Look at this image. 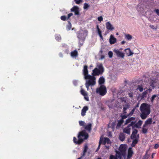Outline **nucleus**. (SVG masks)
Returning <instances> with one entry per match:
<instances>
[{
    "mask_svg": "<svg viewBox=\"0 0 159 159\" xmlns=\"http://www.w3.org/2000/svg\"><path fill=\"white\" fill-rule=\"evenodd\" d=\"M156 83L155 81L154 80H152L150 82V86H151L153 89L154 87V84Z\"/></svg>",
    "mask_w": 159,
    "mask_h": 159,
    "instance_id": "obj_33",
    "label": "nucleus"
},
{
    "mask_svg": "<svg viewBox=\"0 0 159 159\" xmlns=\"http://www.w3.org/2000/svg\"><path fill=\"white\" fill-rule=\"evenodd\" d=\"M128 95L130 98H133V93H129Z\"/></svg>",
    "mask_w": 159,
    "mask_h": 159,
    "instance_id": "obj_52",
    "label": "nucleus"
},
{
    "mask_svg": "<svg viewBox=\"0 0 159 159\" xmlns=\"http://www.w3.org/2000/svg\"><path fill=\"white\" fill-rule=\"evenodd\" d=\"M79 125L80 126H84V122L82 121H79Z\"/></svg>",
    "mask_w": 159,
    "mask_h": 159,
    "instance_id": "obj_48",
    "label": "nucleus"
},
{
    "mask_svg": "<svg viewBox=\"0 0 159 159\" xmlns=\"http://www.w3.org/2000/svg\"><path fill=\"white\" fill-rule=\"evenodd\" d=\"M124 122V120H122V119H120L118 121V123L117 124L116 128L117 129L119 128L123 124Z\"/></svg>",
    "mask_w": 159,
    "mask_h": 159,
    "instance_id": "obj_28",
    "label": "nucleus"
},
{
    "mask_svg": "<svg viewBox=\"0 0 159 159\" xmlns=\"http://www.w3.org/2000/svg\"><path fill=\"white\" fill-rule=\"evenodd\" d=\"M105 82V79L103 77H101L99 80H98V83L100 85H102Z\"/></svg>",
    "mask_w": 159,
    "mask_h": 159,
    "instance_id": "obj_27",
    "label": "nucleus"
},
{
    "mask_svg": "<svg viewBox=\"0 0 159 159\" xmlns=\"http://www.w3.org/2000/svg\"><path fill=\"white\" fill-rule=\"evenodd\" d=\"M88 148L87 145H85L84 146V149L83 150V154L82 155L83 156H84L85 155V153L86 152Z\"/></svg>",
    "mask_w": 159,
    "mask_h": 159,
    "instance_id": "obj_31",
    "label": "nucleus"
},
{
    "mask_svg": "<svg viewBox=\"0 0 159 159\" xmlns=\"http://www.w3.org/2000/svg\"><path fill=\"white\" fill-rule=\"evenodd\" d=\"M88 31L85 30L83 32H79L77 33V37L79 39V44L80 46L83 45L85 37L88 34Z\"/></svg>",
    "mask_w": 159,
    "mask_h": 159,
    "instance_id": "obj_2",
    "label": "nucleus"
},
{
    "mask_svg": "<svg viewBox=\"0 0 159 159\" xmlns=\"http://www.w3.org/2000/svg\"><path fill=\"white\" fill-rule=\"evenodd\" d=\"M102 139V143L104 145H105L106 143H107V145H105V147L106 149H109L111 143L110 139L108 138H103L102 137H100V139Z\"/></svg>",
    "mask_w": 159,
    "mask_h": 159,
    "instance_id": "obj_6",
    "label": "nucleus"
},
{
    "mask_svg": "<svg viewBox=\"0 0 159 159\" xmlns=\"http://www.w3.org/2000/svg\"><path fill=\"white\" fill-rule=\"evenodd\" d=\"M70 55L72 57H76L78 55V53L77 51L76 50L72 51L70 53Z\"/></svg>",
    "mask_w": 159,
    "mask_h": 159,
    "instance_id": "obj_25",
    "label": "nucleus"
},
{
    "mask_svg": "<svg viewBox=\"0 0 159 159\" xmlns=\"http://www.w3.org/2000/svg\"><path fill=\"white\" fill-rule=\"evenodd\" d=\"M149 27L152 29H157V28H155L154 26L152 25H149Z\"/></svg>",
    "mask_w": 159,
    "mask_h": 159,
    "instance_id": "obj_53",
    "label": "nucleus"
},
{
    "mask_svg": "<svg viewBox=\"0 0 159 159\" xmlns=\"http://www.w3.org/2000/svg\"><path fill=\"white\" fill-rule=\"evenodd\" d=\"M130 129L131 128L128 125L123 129V132L128 134H130Z\"/></svg>",
    "mask_w": 159,
    "mask_h": 159,
    "instance_id": "obj_18",
    "label": "nucleus"
},
{
    "mask_svg": "<svg viewBox=\"0 0 159 159\" xmlns=\"http://www.w3.org/2000/svg\"><path fill=\"white\" fill-rule=\"evenodd\" d=\"M119 138L121 141H124L125 139V134L123 133L120 134L119 136Z\"/></svg>",
    "mask_w": 159,
    "mask_h": 159,
    "instance_id": "obj_29",
    "label": "nucleus"
},
{
    "mask_svg": "<svg viewBox=\"0 0 159 159\" xmlns=\"http://www.w3.org/2000/svg\"><path fill=\"white\" fill-rule=\"evenodd\" d=\"M125 51L126 54L128 56H131L133 54V53L131 52L130 49L129 48L125 49Z\"/></svg>",
    "mask_w": 159,
    "mask_h": 159,
    "instance_id": "obj_26",
    "label": "nucleus"
},
{
    "mask_svg": "<svg viewBox=\"0 0 159 159\" xmlns=\"http://www.w3.org/2000/svg\"><path fill=\"white\" fill-rule=\"evenodd\" d=\"M135 110V108H134L128 114V116H132Z\"/></svg>",
    "mask_w": 159,
    "mask_h": 159,
    "instance_id": "obj_38",
    "label": "nucleus"
},
{
    "mask_svg": "<svg viewBox=\"0 0 159 159\" xmlns=\"http://www.w3.org/2000/svg\"><path fill=\"white\" fill-rule=\"evenodd\" d=\"M124 115H121V118L120 119H122V120H123L124 119H125L128 116H128V115H125V114H124Z\"/></svg>",
    "mask_w": 159,
    "mask_h": 159,
    "instance_id": "obj_40",
    "label": "nucleus"
},
{
    "mask_svg": "<svg viewBox=\"0 0 159 159\" xmlns=\"http://www.w3.org/2000/svg\"><path fill=\"white\" fill-rule=\"evenodd\" d=\"M129 118L130 120L131 121H134L135 120V118L133 117H131Z\"/></svg>",
    "mask_w": 159,
    "mask_h": 159,
    "instance_id": "obj_56",
    "label": "nucleus"
},
{
    "mask_svg": "<svg viewBox=\"0 0 159 159\" xmlns=\"http://www.w3.org/2000/svg\"><path fill=\"white\" fill-rule=\"evenodd\" d=\"M88 137V134L85 130H83L80 132L78 136V138L83 139V141L84 140L87 139Z\"/></svg>",
    "mask_w": 159,
    "mask_h": 159,
    "instance_id": "obj_7",
    "label": "nucleus"
},
{
    "mask_svg": "<svg viewBox=\"0 0 159 159\" xmlns=\"http://www.w3.org/2000/svg\"><path fill=\"white\" fill-rule=\"evenodd\" d=\"M148 90H146L143 92L140 96L141 99H143L147 97L148 94Z\"/></svg>",
    "mask_w": 159,
    "mask_h": 159,
    "instance_id": "obj_22",
    "label": "nucleus"
},
{
    "mask_svg": "<svg viewBox=\"0 0 159 159\" xmlns=\"http://www.w3.org/2000/svg\"><path fill=\"white\" fill-rule=\"evenodd\" d=\"M154 11L156 13L157 15L159 16V9H155Z\"/></svg>",
    "mask_w": 159,
    "mask_h": 159,
    "instance_id": "obj_49",
    "label": "nucleus"
},
{
    "mask_svg": "<svg viewBox=\"0 0 159 159\" xmlns=\"http://www.w3.org/2000/svg\"><path fill=\"white\" fill-rule=\"evenodd\" d=\"M134 139L131 145L132 147H134L139 141V139L137 138H135Z\"/></svg>",
    "mask_w": 159,
    "mask_h": 159,
    "instance_id": "obj_23",
    "label": "nucleus"
},
{
    "mask_svg": "<svg viewBox=\"0 0 159 159\" xmlns=\"http://www.w3.org/2000/svg\"><path fill=\"white\" fill-rule=\"evenodd\" d=\"M67 19V17L66 16H62L61 17V20H63V21H65Z\"/></svg>",
    "mask_w": 159,
    "mask_h": 159,
    "instance_id": "obj_47",
    "label": "nucleus"
},
{
    "mask_svg": "<svg viewBox=\"0 0 159 159\" xmlns=\"http://www.w3.org/2000/svg\"><path fill=\"white\" fill-rule=\"evenodd\" d=\"M89 7V5L88 4L85 3L84 4V9H87Z\"/></svg>",
    "mask_w": 159,
    "mask_h": 159,
    "instance_id": "obj_45",
    "label": "nucleus"
},
{
    "mask_svg": "<svg viewBox=\"0 0 159 159\" xmlns=\"http://www.w3.org/2000/svg\"><path fill=\"white\" fill-rule=\"evenodd\" d=\"M114 52L116 54L118 57L123 58L124 57V54L118 50H115Z\"/></svg>",
    "mask_w": 159,
    "mask_h": 159,
    "instance_id": "obj_12",
    "label": "nucleus"
},
{
    "mask_svg": "<svg viewBox=\"0 0 159 159\" xmlns=\"http://www.w3.org/2000/svg\"><path fill=\"white\" fill-rule=\"evenodd\" d=\"M141 113L140 116L143 120L146 119L150 113V106L146 103H142L140 107Z\"/></svg>",
    "mask_w": 159,
    "mask_h": 159,
    "instance_id": "obj_1",
    "label": "nucleus"
},
{
    "mask_svg": "<svg viewBox=\"0 0 159 159\" xmlns=\"http://www.w3.org/2000/svg\"><path fill=\"white\" fill-rule=\"evenodd\" d=\"M136 122V121H131V123L129 124L128 125L129 127L132 126V128L133 129V127L134 126Z\"/></svg>",
    "mask_w": 159,
    "mask_h": 159,
    "instance_id": "obj_34",
    "label": "nucleus"
},
{
    "mask_svg": "<svg viewBox=\"0 0 159 159\" xmlns=\"http://www.w3.org/2000/svg\"><path fill=\"white\" fill-rule=\"evenodd\" d=\"M88 66L84 65V68L83 70V74L84 75V78L85 80H88V79L96 78L95 77L92 76L88 74Z\"/></svg>",
    "mask_w": 159,
    "mask_h": 159,
    "instance_id": "obj_5",
    "label": "nucleus"
},
{
    "mask_svg": "<svg viewBox=\"0 0 159 159\" xmlns=\"http://www.w3.org/2000/svg\"><path fill=\"white\" fill-rule=\"evenodd\" d=\"M146 90H148V92L149 93H150L152 91V89L150 88H149L148 89Z\"/></svg>",
    "mask_w": 159,
    "mask_h": 159,
    "instance_id": "obj_59",
    "label": "nucleus"
},
{
    "mask_svg": "<svg viewBox=\"0 0 159 159\" xmlns=\"http://www.w3.org/2000/svg\"><path fill=\"white\" fill-rule=\"evenodd\" d=\"M92 124L90 123L88 124L85 127V129L88 131L90 132L91 130Z\"/></svg>",
    "mask_w": 159,
    "mask_h": 159,
    "instance_id": "obj_24",
    "label": "nucleus"
},
{
    "mask_svg": "<svg viewBox=\"0 0 159 159\" xmlns=\"http://www.w3.org/2000/svg\"><path fill=\"white\" fill-rule=\"evenodd\" d=\"M133 152L132 150V148H129L128 150V153L127 158L129 159L132 156Z\"/></svg>",
    "mask_w": 159,
    "mask_h": 159,
    "instance_id": "obj_19",
    "label": "nucleus"
},
{
    "mask_svg": "<svg viewBox=\"0 0 159 159\" xmlns=\"http://www.w3.org/2000/svg\"><path fill=\"white\" fill-rule=\"evenodd\" d=\"M136 90H139L140 92L143 91V89L142 84L138 85Z\"/></svg>",
    "mask_w": 159,
    "mask_h": 159,
    "instance_id": "obj_30",
    "label": "nucleus"
},
{
    "mask_svg": "<svg viewBox=\"0 0 159 159\" xmlns=\"http://www.w3.org/2000/svg\"><path fill=\"white\" fill-rule=\"evenodd\" d=\"M104 58H105V56L104 55H101V59H104Z\"/></svg>",
    "mask_w": 159,
    "mask_h": 159,
    "instance_id": "obj_62",
    "label": "nucleus"
},
{
    "mask_svg": "<svg viewBox=\"0 0 159 159\" xmlns=\"http://www.w3.org/2000/svg\"><path fill=\"white\" fill-rule=\"evenodd\" d=\"M114 156L111 155L110 156L109 159H114Z\"/></svg>",
    "mask_w": 159,
    "mask_h": 159,
    "instance_id": "obj_58",
    "label": "nucleus"
},
{
    "mask_svg": "<svg viewBox=\"0 0 159 159\" xmlns=\"http://www.w3.org/2000/svg\"><path fill=\"white\" fill-rule=\"evenodd\" d=\"M109 57L110 58H111L113 56V53L111 51H109L108 53Z\"/></svg>",
    "mask_w": 159,
    "mask_h": 159,
    "instance_id": "obj_46",
    "label": "nucleus"
},
{
    "mask_svg": "<svg viewBox=\"0 0 159 159\" xmlns=\"http://www.w3.org/2000/svg\"><path fill=\"white\" fill-rule=\"evenodd\" d=\"M98 21L101 22L103 20V19L102 16H100L98 17Z\"/></svg>",
    "mask_w": 159,
    "mask_h": 159,
    "instance_id": "obj_51",
    "label": "nucleus"
},
{
    "mask_svg": "<svg viewBox=\"0 0 159 159\" xmlns=\"http://www.w3.org/2000/svg\"><path fill=\"white\" fill-rule=\"evenodd\" d=\"M138 130L136 129H134L132 132L130 138L132 139H134L135 138H137L136 134L138 133Z\"/></svg>",
    "mask_w": 159,
    "mask_h": 159,
    "instance_id": "obj_15",
    "label": "nucleus"
},
{
    "mask_svg": "<svg viewBox=\"0 0 159 159\" xmlns=\"http://www.w3.org/2000/svg\"><path fill=\"white\" fill-rule=\"evenodd\" d=\"M55 38L58 41H60L61 39V37L59 35H56L55 36Z\"/></svg>",
    "mask_w": 159,
    "mask_h": 159,
    "instance_id": "obj_44",
    "label": "nucleus"
},
{
    "mask_svg": "<svg viewBox=\"0 0 159 159\" xmlns=\"http://www.w3.org/2000/svg\"><path fill=\"white\" fill-rule=\"evenodd\" d=\"M102 139H100L99 143V145L98 146L97 148V151H98L100 148V145L101 144H102Z\"/></svg>",
    "mask_w": 159,
    "mask_h": 159,
    "instance_id": "obj_41",
    "label": "nucleus"
},
{
    "mask_svg": "<svg viewBox=\"0 0 159 159\" xmlns=\"http://www.w3.org/2000/svg\"><path fill=\"white\" fill-rule=\"evenodd\" d=\"M124 102L125 104L123 105V112L124 114H126L127 113L126 111L127 109H129L130 107V104L126 102V100H124Z\"/></svg>",
    "mask_w": 159,
    "mask_h": 159,
    "instance_id": "obj_9",
    "label": "nucleus"
},
{
    "mask_svg": "<svg viewBox=\"0 0 159 159\" xmlns=\"http://www.w3.org/2000/svg\"><path fill=\"white\" fill-rule=\"evenodd\" d=\"M73 15V13H70L69 14H68L67 16V19H68L70 17H71V16H72Z\"/></svg>",
    "mask_w": 159,
    "mask_h": 159,
    "instance_id": "obj_55",
    "label": "nucleus"
},
{
    "mask_svg": "<svg viewBox=\"0 0 159 159\" xmlns=\"http://www.w3.org/2000/svg\"><path fill=\"white\" fill-rule=\"evenodd\" d=\"M83 0H74L75 3L77 4H80L81 2H82Z\"/></svg>",
    "mask_w": 159,
    "mask_h": 159,
    "instance_id": "obj_43",
    "label": "nucleus"
},
{
    "mask_svg": "<svg viewBox=\"0 0 159 159\" xmlns=\"http://www.w3.org/2000/svg\"><path fill=\"white\" fill-rule=\"evenodd\" d=\"M152 123V119L151 118L148 119L146 120L145 124L143 125V127H145L147 125L151 124Z\"/></svg>",
    "mask_w": 159,
    "mask_h": 159,
    "instance_id": "obj_21",
    "label": "nucleus"
},
{
    "mask_svg": "<svg viewBox=\"0 0 159 159\" xmlns=\"http://www.w3.org/2000/svg\"><path fill=\"white\" fill-rule=\"evenodd\" d=\"M106 28L109 30L111 31L114 29V28L109 22H107L106 23Z\"/></svg>",
    "mask_w": 159,
    "mask_h": 159,
    "instance_id": "obj_13",
    "label": "nucleus"
},
{
    "mask_svg": "<svg viewBox=\"0 0 159 159\" xmlns=\"http://www.w3.org/2000/svg\"><path fill=\"white\" fill-rule=\"evenodd\" d=\"M85 99L87 101H89V98L87 96H84Z\"/></svg>",
    "mask_w": 159,
    "mask_h": 159,
    "instance_id": "obj_57",
    "label": "nucleus"
},
{
    "mask_svg": "<svg viewBox=\"0 0 159 159\" xmlns=\"http://www.w3.org/2000/svg\"><path fill=\"white\" fill-rule=\"evenodd\" d=\"M59 56L61 57H63V54L61 52H60L59 54Z\"/></svg>",
    "mask_w": 159,
    "mask_h": 159,
    "instance_id": "obj_60",
    "label": "nucleus"
},
{
    "mask_svg": "<svg viewBox=\"0 0 159 159\" xmlns=\"http://www.w3.org/2000/svg\"><path fill=\"white\" fill-rule=\"evenodd\" d=\"M131 122V121L129 119V118L126 120L125 124V125Z\"/></svg>",
    "mask_w": 159,
    "mask_h": 159,
    "instance_id": "obj_50",
    "label": "nucleus"
},
{
    "mask_svg": "<svg viewBox=\"0 0 159 159\" xmlns=\"http://www.w3.org/2000/svg\"><path fill=\"white\" fill-rule=\"evenodd\" d=\"M78 140L77 141V138L75 137H74L73 139L74 143L75 144H80L83 143V140L80 139L79 138H78Z\"/></svg>",
    "mask_w": 159,
    "mask_h": 159,
    "instance_id": "obj_14",
    "label": "nucleus"
},
{
    "mask_svg": "<svg viewBox=\"0 0 159 159\" xmlns=\"http://www.w3.org/2000/svg\"><path fill=\"white\" fill-rule=\"evenodd\" d=\"M72 12H75V14L76 15H78L80 14L79 8L77 6H74L70 10Z\"/></svg>",
    "mask_w": 159,
    "mask_h": 159,
    "instance_id": "obj_10",
    "label": "nucleus"
},
{
    "mask_svg": "<svg viewBox=\"0 0 159 159\" xmlns=\"http://www.w3.org/2000/svg\"><path fill=\"white\" fill-rule=\"evenodd\" d=\"M143 123V121L141 120H139L138 122L136 123L135 124L134 126L133 129L135 128H139L142 125Z\"/></svg>",
    "mask_w": 159,
    "mask_h": 159,
    "instance_id": "obj_20",
    "label": "nucleus"
},
{
    "mask_svg": "<svg viewBox=\"0 0 159 159\" xmlns=\"http://www.w3.org/2000/svg\"><path fill=\"white\" fill-rule=\"evenodd\" d=\"M149 157V155L147 154V152H146L145 155L143 157V159H148Z\"/></svg>",
    "mask_w": 159,
    "mask_h": 159,
    "instance_id": "obj_39",
    "label": "nucleus"
},
{
    "mask_svg": "<svg viewBox=\"0 0 159 159\" xmlns=\"http://www.w3.org/2000/svg\"><path fill=\"white\" fill-rule=\"evenodd\" d=\"M125 37L128 40H130L132 38V36L129 34H127L126 35Z\"/></svg>",
    "mask_w": 159,
    "mask_h": 159,
    "instance_id": "obj_35",
    "label": "nucleus"
},
{
    "mask_svg": "<svg viewBox=\"0 0 159 159\" xmlns=\"http://www.w3.org/2000/svg\"><path fill=\"white\" fill-rule=\"evenodd\" d=\"M120 157V156H114V159H118V158Z\"/></svg>",
    "mask_w": 159,
    "mask_h": 159,
    "instance_id": "obj_61",
    "label": "nucleus"
},
{
    "mask_svg": "<svg viewBox=\"0 0 159 159\" xmlns=\"http://www.w3.org/2000/svg\"><path fill=\"white\" fill-rule=\"evenodd\" d=\"M88 110V107L87 106H85L83 107L81 110V115L82 116H84L86 112V111Z\"/></svg>",
    "mask_w": 159,
    "mask_h": 159,
    "instance_id": "obj_16",
    "label": "nucleus"
},
{
    "mask_svg": "<svg viewBox=\"0 0 159 159\" xmlns=\"http://www.w3.org/2000/svg\"><path fill=\"white\" fill-rule=\"evenodd\" d=\"M96 78L88 79L89 80L86 81L85 85L87 90H89L90 86H93L96 83Z\"/></svg>",
    "mask_w": 159,
    "mask_h": 159,
    "instance_id": "obj_8",
    "label": "nucleus"
},
{
    "mask_svg": "<svg viewBox=\"0 0 159 159\" xmlns=\"http://www.w3.org/2000/svg\"><path fill=\"white\" fill-rule=\"evenodd\" d=\"M96 28L97 29V30L98 31V30H100V29H99V26H98V25H97V27H96Z\"/></svg>",
    "mask_w": 159,
    "mask_h": 159,
    "instance_id": "obj_64",
    "label": "nucleus"
},
{
    "mask_svg": "<svg viewBox=\"0 0 159 159\" xmlns=\"http://www.w3.org/2000/svg\"><path fill=\"white\" fill-rule=\"evenodd\" d=\"M119 150L122 155H125L126 151V148L125 145L121 144L119 147Z\"/></svg>",
    "mask_w": 159,
    "mask_h": 159,
    "instance_id": "obj_11",
    "label": "nucleus"
},
{
    "mask_svg": "<svg viewBox=\"0 0 159 159\" xmlns=\"http://www.w3.org/2000/svg\"><path fill=\"white\" fill-rule=\"evenodd\" d=\"M159 147V145L158 144H155L154 146V148L155 149H157Z\"/></svg>",
    "mask_w": 159,
    "mask_h": 159,
    "instance_id": "obj_54",
    "label": "nucleus"
},
{
    "mask_svg": "<svg viewBox=\"0 0 159 159\" xmlns=\"http://www.w3.org/2000/svg\"><path fill=\"white\" fill-rule=\"evenodd\" d=\"M98 68H95L92 71V76L99 75L102 74L104 71V68L102 64H100L98 66Z\"/></svg>",
    "mask_w": 159,
    "mask_h": 159,
    "instance_id": "obj_3",
    "label": "nucleus"
},
{
    "mask_svg": "<svg viewBox=\"0 0 159 159\" xmlns=\"http://www.w3.org/2000/svg\"><path fill=\"white\" fill-rule=\"evenodd\" d=\"M96 92L101 96H103L107 93L106 87L104 85H101L99 88L96 89Z\"/></svg>",
    "mask_w": 159,
    "mask_h": 159,
    "instance_id": "obj_4",
    "label": "nucleus"
},
{
    "mask_svg": "<svg viewBox=\"0 0 159 159\" xmlns=\"http://www.w3.org/2000/svg\"><path fill=\"white\" fill-rule=\"evenodd\" d=\"M97 31H98V33L100 37V38L102 39L103 36L102 35V32H101V30H98Z\"/></svg>",
    "mask_w": 159,
    "mask_h": 159,
    "instance_id": "obj_37",
    "label": "nucleus"
},
{
    "mask_svg": "<svg viewBox=\"0 0 159 159\" xmlns=\"http://www.w3.org/2000/svg\"><path fill=\"white\" fill-rule=\"evenodd\" d=\"M116 39L112 35H111L109 39L110 43L111 44H113L116 42Z\"/></svg>",
    "mask_w": 159,
    "mask_h": 159,
    "instance_id": "obj_17",
    "label": "nucleus"
},
{
    "mask_svg": "<svg viewBox=\"0 0 159 159\" xmlns=\"http://www.w3.org/2000/svg\"><path fill=\"white\" fill-rule=\"evenodd\" d=\"M148 131V129L143 127V128L142 129V132L144 134H146L147 133Z\"/></svg>",
    "mask_w": 159,
    "mask_h": 159,
    "instance_id": "obj_42",
    "label": "nucleus"
},
{
    "mask_svg": "<svg viewBox=\"0 0 159 159\" xmlns=\"http://www.w3.org/2000/svg\"><path fill=\"white\" fill-rule=\"evenodd\" d=\"M125 43V41H122L121 42V44H124Z\"/></svg>",
    "mask_w": 159,
    "mask_h": 159,
    "instance_id": "obj_63",
    "label": "nucleus"
},
{
    "mask_svg": "<svg viewBox=\"0 0 159 159\" xmlns=\"http://www.w3.org/2000/svg\"><path fill=\"white\" fill-rule=\"evenodd\" d=\"M157 96V95H155V94L153 95L152 96L151 98V102H153L154 101V100L155 99V98Z\"/></svg>",
    "mask_w": 159,
    "mask_h": 159,
    "instance_id": "obj_36",
    "label": "nucleus"
},
{
    "mask_svg": "<svg viewBox=\"0 0 159 159\" xmlns=\"http://www.w3.org/2000/svg\"><path fill=\"white\" fill-rule=\"evenodd\" d=\"M81 93L84 96H87V93L84 89H81L80 90Z\"/></svg>",
    "mask_w": 159,
    "mask_h": 159,
    "instance_id": "obj_32",
    "label": "nucleus"
}]
</instances>
